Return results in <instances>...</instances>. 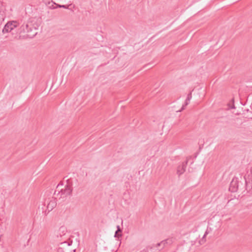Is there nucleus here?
Masks as SVG:
<instances>
[{"label": "nucleus", "mask_w": 252, "mask_h": 252, "mask_svg": "<svg viewBox=\"0 0 252 252\" xmlns=\"http://www.w3.org/2000/svg\"><path fill=\"white\" fill-rule=\"evenodd\" d=\"M35 20V19L30 20L20 26L19 29L20 39L31 38L36 35L39 25Z\"/></svg>", "instance_id": "nucleus-1"}, {"label": "nucleus", "mask_w": 252, "mask_h": 252, "mask_svg": "<svg viewBox=\"0 0 252 252\" xmlns=\"http://www.w3.org/2000/svg\"><path fill=\"white\" fill-rule=\"evenodd\" d=\"M63 186V184H58L54 192V195L60 196V198H65L70 195L72 191L71 185L68 183V181H67V184L64 187V188L60 189V187Z\"/></svg>", "instance_id": "nucleus-2"}, {"label": "nucleus", "mask_w": 252, "mask_h": 252, "mask_svg": "<svg viewBox=\"0 0 252 252\" xmlns=\"http://www.w3.org/2000/svg\"><path fill=\"white\" fill-rule=\"evenodd\" d=\"M18 26L16 21H8L4 26L2 32L3 34L11 32Z\"/></svg>", "instance_id": "nucleus-3"}, {"label": "nucleus", "mask_w": 252, "mask_h": 252, "mask_svg": "<svg viewBox=\"0 0 252 252\" xmlns=\"http://www.w3.org/2000/svg\"><path fill=\"white\" fill-rule=\"evenodd\" d=\"M245 181L246 189L250 190L252 188V168L251 169V172L247 176H244Z\"/></svg>", "instance_id": "nucleus-4"}, {"label": "nucleus", "mask_w": 252, "mask_h": 252, "mask_svg": "<svg viewBox=\"0 0 252 252\" xmlns=\"http://www.w3.org/2000/svg\"><path fill=\"white\" fill-rule=\"evenodd\" d=\"M238 181L237 179H233L230 184L229 191L232 192H236L238 189Z\"/></svg>", "instance_id": "nucleus-5"}, {"label": "nucleus", "mask_w": 252, "mask_h": 252, "mask_svg": "<svg viewBox=\"0 0 252 252\" xmlns=\"http://www.w3.org/2000/svg\"><path fill=\"white\" fill-rule=\"evenodd\" d=\"M57 205V202L56 198L52 199L50 201L47 206V209L48 212L51 211Z\"/></svg>", "instance_id": "nucleus-6"}, {"label": "nucleus", "mask_w": 252, "mask_h": 252, "mask_svg": "<svg viewBox=\"0 0 252 252\" xmlns=\"http://www.w3.org/2000/svg\"><path fill=\"white\" fill-rule=\"evenodd\" d=\"M188 160L183 163L182 166H179L178 167L177 173L179 175V176H180L186 171V168Z\"/></svg>", "instance_id": "nucleus-7"}, {"label": "nucleus", "mask_w": 252, "mask_h": 252, "mask_svg": "<svg viewBox=\"0 0 252 252\" xmlns=\"http://www.w3.org/2000/svg\"><path fill=\"white\" fill-rule=\"evenodd\" d=\"M216 126L218 127H221L220 130L222 128H226L227 125L228 124V122L227 121H221L220 120H218L216 121Z\"/></svg>", "instance_id": "nucleus-8"}, {"label": "nucleus", "mask_w": 252, "mask_h": 252, "mask_svg": "<svg viewBox=\"0 0 252 252\" xmlns=\"http://www.w3.org/2000/svg\"><path fill=\"white\" fill-rule=\"evenodd\" d=\"M173 241L172 239L168 238L161 241V244H163L162 246L159 250L163 249L166 245H170L173 243Z\"/></svg>", "instance_id": "nucleus-9"}, {"label": "nucleus", "mask_w": 252, "mask_h": 252, "mask_svg": "<svg viewBox=\"0 0 252 252\" xmlns=\"http://www.w3.org/2000/svg\"><path fill=\"white\" fill-rule=\"evenodd\" d=\"M117 230L116 231L115 233V237L119 238V237H121L122 236V229L121 228L120 226L119 225L117 226Z\"/></svg>", "instance_id": "nucleus-10"}, {"label": "nucleus", "mask_w": 252, "mask_h": 252, "mask_svg": "<svg viewBox=\"0 0 252 252\" xmlns=\"http://www.w3.org/2000/svg\"><path fill=\"white\" fill-rule=\"evenodd\" d=\"M162 246H163V244H161V242H160V243H158L156 245H154L152 247H151V249H154L155 248H157V250L159 251V249H160Z\"/></svg>", "instance_id": "nucleus-11"}, {"label": "nucleus", "mask_w": 252, "mask_h": 252, "mask_svg": "<svg viewBox=\"0 0 252 252\" xmlns=\"http://www.w3.org/2000/svg\"><path fill=\"white\" fill-rule=\"evenodd\" d=\"M189 101H190L189 100H187V99H186L185 100V103L184 105H183L181 109L178 111H177V112H181L182 111L184 110L185 108V107L189 104Z\"/></svg>", "instance_id": "nucleus-12"}, {"label": "nucleus", "mask_w": 252, "mask_h": 252, "mask_svg": "<svg viewBox=\"0 0 252 252\" xmlns=\"http://www.w3.org/2000/svg\"><path fill=\"white\" fill-rule=\"evenodd\" d=\"M71 5V3L69 4V5H60V4H56L57 5V7H58V8H65V9H68L69 8V6Z\"/></svg>", "instance_id": "nucleus-13"}, {"label": "nucleus", "mask_w": 252, "mask_h": 252, "mask_svg": "<svg viewBox=\"0 0 252 252\" xmlns=\"http://www.w3.org/2000/svg\"><path fill=\"white\" fill-rule=\"evenodd\" d=\"M207 234H208L207 231H206L204 235H203L202 239L199 241V242L201 244H202V243H204L206 241L205 238L206 236L207 235Z\"/></svg>", "instance_id": "nucleus-14"}, {"label": "nucleus", "mask_w": 252, "mask_h": 252, "mask_svg": "<svg viewBox=\"0 0 252 252\" xmlns=\"http://www.w3.org/2000/svg\"><path fill=\"white\" fill-rule=\"evenodd\" d=\"M192 97V95H191V93H189L188 94V96H187V97L186 99H187V100H190L191 98Z\"/></svg>", "instance_id": "nucleus-15"}, {"label": "nucleus", "mask_w": 252, "mask_h": 252, "mask_svg": "<svg viewBox=\"0 0 252 252\" xmlns=\"http://www.w3.org/2000/svg\"><path fill=\"white\" fill-rule=\"evenodd\" d=\"M68 2H69V3H71V2H72L71 0H68Z\"/></svg>", "instance_id": "nucleus-16"}, {"label": "nucleus", "mask_w": 252, "mask_h": 252, "mask_svg": "<svg viewBox=\"0 0 252 252\" xmlns=\"http://www.w3.org/2000/svg\"><path fill=\"white\" fill-rule=\"evenodd\" d=\"M235 108V106H234L233 107H232V108Z\"/></svg>", "instance_id": "nucleus-17"}]
</instances>
